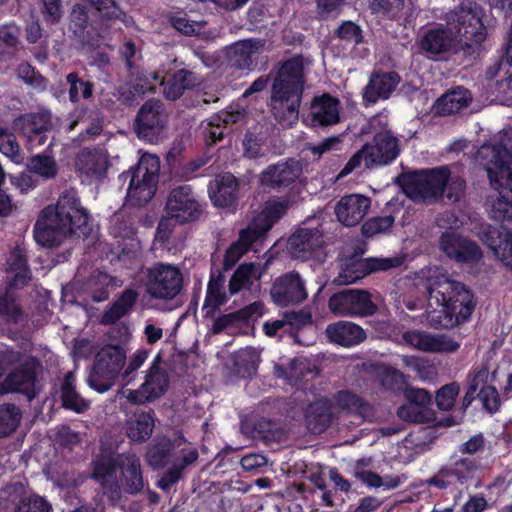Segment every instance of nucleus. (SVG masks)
Wrapping results in <instances>:
<instances>
[{
	"instance_id": "obj_50",
	"label": "nucleus",
	"mask_w": 512,
	"mask_h": 512,
	"mask_svg": "<svg viewBox=\"0 0 512 512\" xmlns=\"http://www.w3.org/2000/svg\"><path fill=\"white\" fill-rule=\"evenodd\" d=\"M455 483L465 484L477 470V461L470 458H460L446 465Z\"/></svg>"
},
{
	"instance_id": "obj_39",
	"label": "nucleus",
	"mask_w": 512,
	"mask_h": 512,
	"mask_svg": "<svg viewBox=\"0 0 512 512\" xmlns=\"http://www.w3.org/2000/svg\"><path fill=\"white\" fill-rule=\"evenodd\" d=\"M122 486L130 495H136L144 488L140 459L135 455L127 456L122 466Z\"/></svg>"
},
{
	"instance_id": "obj_44",
	"label": "nucleus",
	"mask_w": 512,
	"mask_h": 512,
	"mask_svg": "<svg viewBox=\"0 0 512 512\" xmlns=\"http://www.w3.org/2000/svg\"><path fill=\"white\" fill-rule=\"evenodd\" d=\"M196 84V77L193 72L181 69L175 72L165 84L163 93L167 99L176 100L180 98L186 89Z\"/></svg>"
},
{
	"instance_id": "obj_9",
	"label": "nucleus",
	"mask_w": 512,
	"mask_h": 512,
	"mask_svg": "<svg viewBox=\"0 0 512 512\" xmlns=\"http://www.w3.org/2000/svg\"><path fill=\"white\" fill-rule=\"evenodd\" d=\"M91 215L78 199L75 191L62 192L55 205L41 210L35 224H88Z\"/></svg>"
},
{
	"instance_id": "obj_2",
	"label": "nucleus",
	"mask_w": 512,
	"mask_h": 512,
	"mask_svg": "<svg viewBox=\"0 0 512 512\" xmlns=\"http://www.w3.org/2000/svg\"><path fill=\"white\" fill-rule=\"evenodd\" d=\"M312 60L303 54L278 62L270 71L272 76L269 107L275 120L291 127L299 119L307 74Z\"/></svg>"
},
{
	"instance_id": "obj_27",
	"label": "nucleus",
	"mask_w": 512,
	"mask_h": 512,
	"mask_svg": "<svg viewBox=\"0 0 512 512\" xmlns=\"http://www.w3.org/2000/svg\"><path fill=\"white\" fill-rule=\"evenodd\" d=\"M238 181L229 173H223L215 178L210 186L209 196L215 206L229 208L237 201Z\"/></svg>"
},
{
	"instance_id": "obj_32",
	"label": "nucleus",
	"mask_w": 512,
	"mask_h": 512,
	"mask_svg": "<svg viewBox=\"0 0 512 512\" xmlns=\"http://www.w3.org/2000/svg\"><path fill=\"white\" fill-rule=\"evenodd\" d=\"M263 303L261 301H255L250 303L243 308L218 316L211 328L213 334H220L225 329L238 325L247 324L254 315H262Z\"/></svg>"
},
{
	"instance_id": "obj_35",
	"label": "nucleus",
	"mask_w": 512,
	"mask_h": 512,
	"mask_svg": "<svg viewBox=\"0 0 512 512\" xmlns=\"http://www.w3.org/2000/svg\"><path fill=\"white\" fill-rule=\"evenodd\" d=\"M337 407L363 420L373 416V407L358 394L347 390H339L334 394Z\"/></svg>"
},
{
	"instance_id": "obj_11",
	"label": "nucleus",
	"mask_w": 512,
	"mask_h": 512,
	"mask_svg": "<svg viewBox=\"0 0 512 512\" xmlns=\"http://www.w3.org/2000/svg\"><path fill=\"white\" fill-rule=\"evenodd\" d=\"M332 314L342 317H367L376 313L377 306L369 291L344 288L333 293L328 300Z\"/></svg>"
},
{
	"instance_id": "obj_3",
	"label": "nucleus",
	"mask_w": 512,
	"mask_h": 512,
	"mask_svg": "<svg viewBox=\"0 0 512 512\" xmlns=\"http://www.w3.org/2000/svg\"><path fill=\"white\" fill-rule=\"evenodd\" d=\"M477 163L485 169L493 189L499 198L489 211L492 220L504 223L512 221V131L503 144L483 145L476 153Z\"/></svg>"
},
{
	"instance_id": "obj_45",
	"label": "nucleus",
	"mask_w": 512,
	"mask_h": 512,
	"mask_svg": "<svg viewBox=\"0 0 512 512\" xmlns=\"http://www.w3.org/2000/svg\"><path fill=\"white\" fill-rule=\"evenodd\" d=\"M366 276H368V272L366 271L364 258L348 256L341 263L336 280L339 284L348 285Z\"/></svg>"
},
{
	"instance_id": "obj_4",
	"label": "nucleus",
	"mask_w": 512,
	"mask_h": 512,
	"mask_svg": "<svg viewBox=\"0 0 512 512\" xmlns=\"http://www.w3.org/2000/svg\"><path fill=\"white\" fill-rule=\"evenodd\" d=\"M399 154V139L388 130L378 132L373 136L371 142L364 144L360 150L352 155L338 177L341 178L350 174L359 168L362 162L367 169L388 165Z\"/></svg>"
},
{
	"instance_id": "obj_30",
	"label": "nucleus",
	"mask_w": 512,
	"mask_h": 512,
	"mask_svg": "<svg viewBox=\"0 0 512 512\" xmlns=\"http://www.w3.org/2000/svg\"><path fill=\"white\" fill-rule=\"evenodd\" d=\"M400 77L396 72L375 73L370 77L364 89L363 97L369 103L379 99H387L399 84Z\"/></svg>"
},
{
	"instance_id": "obj_12",
	"label": "nucleus",
	"mask_w": 512,
	"mask_h": 512,
	"mask_svg": "<svg viewBox=\"0 0 512 512\" xmlns=\"http://www.w3.org/2000/svg\"><path fill=\"white\" fill-rule=\"evenodd\" d=\"M42 364L35 356H28L5 376L0 384V393H21L29 400L38 394L37 383Z\"/></svg>"
},
{
	"instance_id": "obj_18",
	"label": "nucleus",
	"mask_w": 512,
	"mask_h": 512,
	"mask_svg": "<svg viewBox=\"0 0 512 512\" xmlns=\"http://www.w3.org/2000/svg\"><path fill=\"white\" fill-rule=\"evenodd\" d=\"M325 244L323 232L319 226L298 229L289 237L287 249L294 258L307 259Z\"/></svg>"
},
{
	"instance_id": "obj_43",
	"label": "nucleus",
	"mask_w": 512,
	"mask_h": 512,
	"mask_svg": "<svg viewBox=\"0 0 512 512\" xmlns=\"http://www.w3.org/2000/svg\"><path fill=\"white\" fill-rule=\"evenodd\" d=\"M291 205L292 201L288 196L267 200L257 218L258 224H274L280 221L287 214Z\"/></svg>"
},
{
	"instance_id": "obj_6",
	"label": "nucleus",
	"mask_w": 512,
	"mask_h": 512,
	"mask_svg": "<svg viewBox=\"0 0 512 512\" xmlns=\"http://www.w3.org/2000/svg\"><path fill=\"white\" fill-rule=\"evenodd\" d=\"M160 171V159L154 154H143L136 167L127 171L124 176L130 178L127 191V203L142 207L154 197Z\"/></svg>"
},
{
	"instance_id": "obj_42",
	"label": "nucleus",
	"mask_w": 512,
	"mask_h": 512,
	"mask_svg": "<svg viewBox=\"0 0 512 512\" xmlns=\"http://www.w3.org/2000/svg\"><path fill=\"white\" fill-rule=\"evenodd\" d=\"M437 307H429L426 310V322L433 329H451L462 324L447 303H436Z\"/></svg>"
},
{
	"instance_id": "obj_31",
	"label": "nucleus",
	"mask_w": 512,
	"mask_h": 512,
	"mask_svg": "<svg viewBox=\"0 0 512 512\" xmlns=\"http://www.w3.org/2000/svg\"><path fill=\"white\" fill-rule=\"evenodd\" d=\"M139 298V292L134 288H126L114 299L102 315L101 323L115 325L121 318L129 314Z\"/></svg>"
},
{
	"instance_id": "obj_46",
	"label": "nucleus",
	"mask_w": 512,
	"mask_h": 512,
	"mask_svg": "<svg viewBox=\"0 0 512 512\" xmlns=\"http://www.w3.org/2000/svg\"><path fill=\"white\" fill-rule=\"evenodd\" d=\"M155 91V84L149 82V78L146 80L139 79L135 84L125 83L120 85L114 96L117 100L125 105L131 106L136 101L137 97L146 92Z\"/></svg>"
},
{
	"instance_id": "obj_48",
	"label": "nucleus",
	"mask_w": 512,
	"mask_h": 512,
	"mask_svg": "<svg viewBox=\"0 0 512 512\" xmlns=\"http://www.w3.org/2000/svg\"><path fill=\"white\" fill-rule=\"evenodd\" d=\"M109 259L113 265H118L128 270L137 271L142 268L140 253L136 249L128 246L110 250Z\"/></svg>"
},
{
	"instance_id": "obj_33",
	"label": "nucleus",
	"mask_w": 512,
	"mask_h": 512,
	"mask_svg": "<svg viewBox=\"0 0 512 512\" xmlns=\"http://www.w3.org/2000/svg\"><path fill=\"white\" fill-rule=\"evenodd\" d=\"M108 157L100 150H83L77 158V170L88 179L100 180L106 174Z\"/></svg>"
},
{
	"instance_id": "obj_64",
	"label": "nucleus",
	"mask_w": 512,
	"mask_h": 512,
	"mask_svg": "<svg viewBox=\"0 0 512 512\" xmlns=\"http://www.w3.org/2000/svg\"><path fill=\"white\" fill-rule=\"evenodd\" d=\"M483 408L490 414H494L499 411L501 406L500 395L498 390L492 385H484L480 388L478 393Z\"/></svg>"
},
{
	"instance_id": "obj_53",
	"label": "nucleus",
	"mask_w": 512,
	"mask_h": 512,
	"mask_svg": "<svg viewBox=\"0 0 512 512\" xmlns=\"http://www.w3.org/2000/svg\"><path fill=\"white\" fill-rule=\"evenodd\" d=\"M264 46V42L261 40H247L237 43L233 47V53L235 56H239L236 59L234 65L240 69H250L253 64L252 52Z\"/></svg>"
},
{
	"instance_id": "obj_29",
	"label": "nucleus",
	"mask_w": 512,
	"mask_h": 512,
	"mask_svg": "<svg viewBox=\"0 0 512 512\" xmlns=\"http://www.w3.org/2000/svg\"><path fill=\"white\" fill-rule=\"evenodd\" d=\"M123 285V280L99 269L93 271L87 279L86 290L93 302H104L116 288Z\"/></svg>"
},
{
	"instance_id": "obj_17",
	"label": "nucleus",
	"mask_w": 512,
	"mask_h": 512,
	"mask_svg": "<svg viewBox=\"0 0 512 512\" xmlns=\"http://www.w3.org/2000/svg\"><path fill=\"white\" fill-rule=\"evenodd\" d=\"M51 113L47 109L27 113L14 120L13 128L22 134L33 146H43L47 141L46 132L52 126Z\"/></svg>"
},
{
	"instance_id": "obj_38",
	"label": "nucleus",
	"mask_w": 512,
	"mask_h": 512,
	"mask_svg": "<svg viewBox=\"0 0 512 512\" xmlns=\"http://www.w3.org/2000/svg\"><path fill=\"white\" fill-rule=\"evenodd\" d=\"M60 398L64 409L78 414L84 413L90 407L89 402L76 391L73 372L65 375L60 389Z\"/></svg>"
},
{
	"instance_id": "obj_5",
	"label": "nucleus",
	"mask_w": 512,
	"mask_h": 512,
	"mask_svg": "<svg viewBox=\"0 0 512 512\" xmlns=\"http://www.w3.org/2000/svg\"><path fill=\"white\" fill-rule=\"evenodd\" d=\"M447 167L403 173L398 182L405 195L415 203H436L444 197Z\"/></svg>"
},
{
	"instance_id": "obj_58",
	"label": "nucleus",
	"mask_w": 512,
	"mask_h": 512,
	"mask_svg": "<svg viewBox=\"0 0 512 512\" xmlns=\"http://www.w3.org/2000/svg\"><path fill=\"white\" fill-rule=\"evenodd\" d=\"M460 392V385L457 382H451L443 385L435 395V403L439 410L450 411Z\"/></svg>"
},
{
	"instance_id": "obj_8",
	"label": "nucleus",
	"mask_w": 512,
	"mask_h": 512,
	"mask_svg": "<svg viewBox=\"0 0 512 512\" xmlns=\"http://www.w3.org/2000/svg\"><path fill=\"white\" fill-rule=\"evenodd\" d=\"M205 207L198 200L192 186L188 184L173 188L166 200L164 213L159 224L173 221L188 224L204 220Z\"/></svg>"
},
{
	"instance_id": "obj_40",
	"label": "nucleus",
	"mask_w": 512,
	"mask_h": 512,
	"mask_svg": "<svg viewBox=\"0 0 512 512\" xmlns=\"http://www.w3.org/2000/svg\"><path fill=\"white\" fill-rule=\"evenodd\" d=\"M460 284L461 282L451 280L445 275L428 278L425 288L429 297V307H432V301L445 303L450 294L456 290V285Z\"/></svg>"
},
{
	"instance_id": "obj_21",
	"label": "nucleus",
	"mask_w": 512,
	"mask_h": 512,
	"mask_svg": "<svg viewBox=\"0 0 512 512\" xmlns=\"http://www.w3.org/2000/svg\"><path fill=\"white\" fill-rule=\"evenodd\" d=\"M325 335L329 343L343 348L358 346L367 338L366 331L360 325L346 320L328 324Z\"/></svg>"
},
{
	"instance_id": "obj_24",
	"label": "nucleus",
	"mask_w": 512,
	"mask_h": 512,
	"mask_svg": "<svg viewBox=\"0 0 512 512\" xmlns=\"http://www.w3.org/2000/svg\"><path fill=\"white\" fill-rule=\"evenodd\" d=\"M332 419V403L326 397L316 399L304 409L306 427L313 434L325 432L330 427Z\"/></svg>"
},
{
	"instance_id": "obj_16",
	"label": "nucleus",
	"mask_w": 512,
	"mask_h": 512,
	"mask_svg": "<svg viewBox=\"0 0 512 512\" xmlns=\"http://www.w3.org/2000/svg\"><path fill=\"white\" fill-rule=\"evenodd\" d=\"M270 295L279 307L299 304L308 296L305 283L296 271L287 272L276 278L270 289Z\"/></svg>"
},
{
	"instance_id": "obj_28",
	"label": "nucleus",
	"mask_w": 512,
	"mask_h": 512,
	"mask_svg": "<svg viewBox=\"0 0 512 512\" xmlns=\"http://www.w3.org/2000/svg\"><path fill=\"white\" fill-rule=\"evenodd\" d=\"M154 427V411L137 409L126 421V436L131 442L144 443L151 437Z\"/></svg>"
},
{
	"instance_id": "obj_57",
	"label": "nucleus",
	"mask_w": 512,
	"mask_h": 512,
	"mask_svg": "<svg viewBox=\"0 0 512 512\" xmlns=\"http://www.w3.org/2000/svg\"><path fill=\"white\" fill-rule=\"evenodd\" d=\"M67 83L69 84V99L76 103L80 99L81 96L84 99H88L92 96L93 93V84L89 81H84L79 78L78 74L75 72L69 73L66 77Z\"/></svg>"
},
{
	"instance_id": "obj_34",
	"label": "nucleus",
	"mask_w": 512,
	"mask_h": 512,
	"mask_svg": "<svg viewBox=\"0 0 512 512\" xmlns=\"http://www.w3.org/2000/svg\"><path fill=\"white\" fill-rule=\"evenodd\" d=\"M261 276L262 272L256 263L240 264L229 279V294L232 297L241 291H251L255 281L260 280Z\"/></svg>"
},
{
	"instance_id": "obj_52",
	"label": "nucleus",
	"mask_w": 512,
	"mask_h": 512,
	"mask_svg": "<svg viewBox=\"0 0 512 512\" xmlns=\"http://www.w3.org/2000/svg\"><path fill=\"white\" fill-rule=\"evenodd\" d=\"M27 167L33 172L45 179H53L58 172V166L53 157L47 155H35L30 158Z\"/></svg>"
},
{
	"instance_id": "obj_10",
	"label": "nucleus",
	"mask_w": 512,
	"mask_h": 512,
	"mask_svg": "<svg viewBox=\"0 0 512 512\" xmlns=\"http://www.w3.org/2000/svg\"><path fill=\"white\" fill-rule=\"evenodd\" d=\"M183 288V275L176 266L162 262L147 268L145 289L157 300H173Z\"/></svg>"
},
{
	"instance_id": "obj_51",
	"label": "nucleus",
	"mask_w": 512,
	"mask_h": 512,
	"mask_svg": "<svg viewBox=\"0 0 512 512\" xmlns=\"http://www.w3.org/2000/svg\"><path fill=\"white\" fill-rule=\"evenodd\" d=\"M21 413L15 404L0 406V437H7L19 426Z\"/></svg>"
},
{
	"instance_id": "obj_1",
	"label": "nucleus",
	"mask_w": 512,
	"mask_h": 512,
	"mask_svg": "<svg viewBox=\"0 0 512 512\" xmlns=\"http://www.w3.org/2000/svg\"><path fill=\"white\" fill-rule=\"evenodd\" d=\"M481 7L472 2L463 3L446 15V28L437 27L426 31L420 39L421 52L428 58L445 55L462 49H472L487 37L482 21Z\"/></svg>"
},
{
	"instance_id": "obj_62",
	"label": "nucleus",
	"mask_w": 512,
	"mask_h": 512,
	"mask_svg": "<svg viewBox=\"0 0 512 512\" xmlns=\"http://www.w3.org/2000/svg\"><path fill=\"white\" fill-rule=\"evenodd\" d=\"M272 228L273 226H246L240 231L239 238L236 241H241L240 244L248 252L251 246L258 241H262Z\"/></svg>"
},
{
	"instance_id": "obj_54",
	"label": "nucleus",
	"mask_w": 512,
	"mask_h": 512,
	"mask_svg": "<svg viewBox=\"0 0 512 512\" xmlns=\"http://www.w3.org/2000/svg\"><path fill=\"white\" fill-rule=\"evenodd\" d=\"M406 260L405 255H396L393 257H368L364 258L366 271L368 275L380 272L388 271L393 268L401 267Z\"/></svg>"
},
{
	"instance_id": "obj_37",
	"label": "nucleus",
	"mask_w": 512,
	"mask_h": 512,
	"mask_svg": "<svg viewBox=\"0 0 512 512\" xmlns=\"http://www.w3.org/2000/svg\"><path fill=\"white\" fill-rule=\"evenodd\" d=\"M470 92L464 87H457L442 95L435 103L436 114L445 116L459 112L471 101Z\"/></svg>"
},
{
	"instance_id": "obj_56",
	"label": "nucleus",
	"mask_w": 512,
	"mask_h": 512,
	"mask_svg": "<svg viewBox=\"0 0 512 512\" xmlns=\"http://www.w3.org/2000/svg\"><path fill=\"white\" fill-rule=\"evenodd\" d=\"M91 478L97 483L105 482L116 476L117 465L112 457H102L92 461Z\"/></svg>"
},
{
	"instance_id": "obj_20",
	"label": "nucleus",
	"mask_w": 512,
	"mask_h": 512,
	"mask_svg": "<svg viewBox=\"0 0 512 512\" xmlns=\"http://www.w3.org/2000/svg\"><path fill=\"white\" fill-rule=\"evenodd\" d=\"M481 240L512 272V231L508 226H485Z\"/></svg>"
},
{
	"instance_id": "obj_47",
	"label": "nucleus",
	"mask_w": 512,
	"mask_h": 512,
	"mask_svg": "<svg viewBox=\"0 0 512 512\" xmlns=\"http://www.w3.org/2000/svg\"><path fill=\"white\" fill-rule=\"evenodd\" d=\"M243 431L252 439L265 443L276 440L279 435L277 424L266 418H259L251 424L243 425Z\"/></svg>"
},
{
	"instance_id": "obj_22",
	"label": "nucleus",
	"mask_w": 512,
	"mask_h": 512,
	"mask_svg": "<svg viewBox=\"0 0 512 512\" xmlns=\"http://www.w3.org/2000/svg\"><path fill=\"white\" fill-rule=\"evenodd\" d=\"M310 108L309 125L312 128H325L340 121L339 100L328 94L315 97Z\"/></svg>"
},
{
	"instance_id": "obj_25",
	"label": "nucleus",
	"mask_w": 512,
	"mask_h": 512,
	"mask_svg": "<svg viewBox=\"0 0 512 512\" xmlns=\"http://www.w3.org/2000/svg\"><path fill=\"white\" fill-rule=\"evenodd\" d=\"M370 207L368 197L352 194L342 197L335 206V214L341 224H359Z\"/></svg>"
},
{
	"instance_id": "obj_49",
	"label": "nucleus",
	"mask_w": 512,
	"mask_h": 512,
	"mask_svg": "<svg viewBox=\"0 0 512 512\" xmlns=\"http://www.w3.org/2000/svg\"><path fill=\"white\" fill-rule=\"evenodd\" d=\"M174 450V444L168 438H163L150 446L147 451V458L151 466L164 467Z\"/></svg>"
},
{
	"instance_id": "obj_41",
	"label": "nucleus",
	"mask_w": 512,
	"mask_h": 512,
	"mask_svg": "<svg viewBox=\"0 0 512 512\" xmlns=\"http://www.w3.org/2000/svg\"><path fill=\"white\" fill-rule=\"evenodd\" d=\"M24 310L15 291L4 289L0 292V319L6 324L17 325L23 318Z\"/></svg>"
},
{
	"instance_id": "obj_63",
	"label": "nucleus",
	"mask_w": 512,
	"mask_h": 512,
	"mask_svg": "<svg viewBox=\"0 0 512 512\" xmlns=\"http://www.w3.org/2000/svg\"><path fill=\"white\" fill-rule=\"evenodd\" d=\"M88 13L86 8L82 5H74L70 13V30L73 31L75 36L84 38V33L88 27Z\"/></svg>"
},
{
	"instance_id": "obj_26",
	"label": "nucleus",
	"mask_w": 512,
	"mask_h": 512,
	"mask_svg": "<svg viewBox=\"0 0 512 512\" xmlns=\"http://www.w3.org/2000/svg\"><path fill=\"white\" fill-rule=\"evenodd\" d=\"M91 233L92 226H34V239L44 248H55L63 243L67 235L71 236L77 231Z\"/></svg>"
},
{
	"instance_id": "obj_23",
	"label": "nucleus",
	"mask_w": 512,
	"mask_h": 512,
	"mask_svg": "<svg viewBox=\"0 0 512 512\" xmlns=\"http://www.w3.org/2000/svg\"><path fill=\"white\" fill-rule=\"evenodd\" d=\"M225 275L222 272L215 274L213 271L210 274L207 283L206 295L202 306L203 317L206 319H213L220 307L225 305L231 295L229 290L224 291Z\"/></svg>"
},
{
	"instance_id": "obj_7",
	"label": "nucleus",
	"mask_w": 512,
	"mask_h": 512,
	"mask_svg": "<svg viewBox=\"0 0 512 512\" xmlns=\"http://www.w3.org/2000/svg\"><path fill=\"white\" fill-rule=\"evenodd\" d=\"M127 353L117 346H102L96 353L87 383L93 390L104 393L122 377Z\"/></svg>"
},
{
	"instance_id": "obj_36",
	"label": "nucleus",
	"mask_w": 512,
	"mask_h": 512,
	"mask_svg": "<svg viewBox=\"0 0 512 512\" xmlns=\"http://www.w3.org/2000/svg\"><path fill=\"white\" fill-rule=\"evenodd\" d=\"M445 303L462 323L471 317L476 306L474 294L463 283L456 285V290L450 294Z\"/></svg>"
},
{
	"instance_id": "obj_59",
	"label": "nucleus",
	"mask_w": 512,
	"mask_h": 512,
	"mask_svg": "<svg viewBox=\"0 0 512 512\" xmlns=\"http://www.w3.org/2000/svg\"><path fill=\"white\" fill-rule=\"evenodd\" d=\"M106 336L108 342L104 346H117L124 349L127 353L132 334L126 323H119L111 327Z\"/></svg>"
},
{
	"instance_id": "obj_61",
	"label": "nucleus",
	"mask_w": 512,
	"mask_h": 512,
	"mask_svg": "<svg viewBox=\"0 0 512 512\" xmlns=\"http://www.w3.org/2000/svg\"><path fill=\"white\" fill-rule=\"evenodd\" d=\"M14 512H52V506L45 498L33 495L20 498Z\"/></svg>"
},
{
	"instance_id": "obj_13",
	"label": "nucleus",
	"mask_w": 512,
	"mask_h": 512,
	"mask_svg": "<svg viewBox=\"0 0 512 512\" xmlns=\"http://www.w3.org/2000/svg\"><path fill=\"white\" fill-rule=\"evenodd\" d=\"M167 115L163 103L157 99L146 101L135 119L137 137L150 144H157L165 137Z\"/></svg>"
},
{
	"instance_id": "obj_14",
	"label": "nucleus",
	"mask_w": 512,
	"mask_h": 512,
	"mask_svg": "<svg viewBox=\"0 0 512 512\" xmlns=\"http://www.w3.org/2000/svg\"><path fill=\"white\" fill-rule=\"evenodd\" d=\"M161 357L158 354L145 376V381L137 390H129L126 396L131 404L141 405L152 402L167 391L169 378L167 372L160 367Z\"/></svg>"
},
{
	"instance_id": "obj_19",
	"label": "nucleus",
	"mask_w": 512,
	"mask_h": 512,
	"mask_svg": "<svg viewBox=\"0 0 512 512\" xmlns=\"http://www.w3.org/2000/svg\"><path fill=\"white\" fill-rule=\"evenodd\" d=\"M302 168L298 161L288 158L269 165L259 177L260 184L271 189L287 187L301 174Z\"/></svg>"
},
{
	"instance_id": "obj_60",
	"label": "nucleus",
	"mask_w": 512,
	"mask_h": 512,
	"mask_svg": "<svg viewBox=\"0 0 512 512\" xmlns=\"http://www.w3.org/2000/svg\"><path fill=\"white\" fill-rule=\"evenodd\" d=\"M0 151L15 163H20L23 160L16 137L4 128H0Z\"/></svg>"
},
{
	"instance_id": "obj_55",
	"label": "nucleus",
	"mask_w": 512,
	"mask_h": 512,
	"mask_svg": "<svg viewBox=\"0 0 512 512\" xmlns=\"http://www.w3.org/2000/svg\"><path fill=\"white\" fill-rule=\"evenodd\" d=\"M20 31L15 25L0 27V58L12 55L19 45Z\"/></svg>"
},
{
	"instance_id": "obj_15",
	"label": "nucleus",
	"mask_w": 512,
	"mask_h": 512,
	"mask_svg": "<svg viewBox=\"0 0 512 512\" xmlns=\"http://www.w3.org/2000/svg\"><path fill=\"white\" fill-rule=\"evenodd\" d=\"M439 244L443 253L458 264H477L483 258V251L475 241L455 232L443 233Z\"/></svg>"
}]
</instances>
